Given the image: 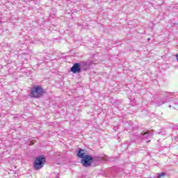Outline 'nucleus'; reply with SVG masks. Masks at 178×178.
Here are the masks:
<instances>
[{"label":"nucleus","instance_id":"nucleus-1","mask_svg":"<svg viewBox=\"0 0 178 178\" xmlns=\"http://www.w3.org/2000/svg\"><path fill=\"white\" fill-rule=\"evenodd\" d=\"M77 156L81 159V163L84 166V168H90V166L92 165V162H94L92 156L90 155H86L84 149H80L78 151Z\"/></svg>","mask_w":178,"mask_h":178},{"label":"nucleus","instance_id":"nucleus-2","mask_svg":"<svg viewBox=\"0 0 178 178\" xmlns=\"http://www.w3.org/2000/svg\"><path fill=\"white\" fill-rule=\"evenodd\" d=\"M45 156H38L34 163H33V168L35 170H40L42 168H44V165H45Z\"/></svg>","mask_w":178,"mask_h":178},{"label":"nucleus","instance_id":"nucleus-3","mask_svg":"<svg viewBox=\"0 0 178 178\" xmlns=\"http://www.w3.org/2000/svg\"><path fill=\"white\" fill-rule=\"evenodd\" d=\"M44 95V90H32L31 92V97L32 98H40Z\"/></svg>","mask_w":178,"mask_h":178},{"label":"nucleus","instance_id":"nucleus-4","mask_svg":"<svg viewBox=\"0 0 178 178\" xmlns=\"http://www.w3.org/2000/svg\"><path fill=\"white\" fill-rule=\"evenodd\" d=\"M71 72H72V73H80V72H81L80 64L79 63H75L71 68Z\"/></svg>","mask_w":178,"mask_h":178},{"label":"nucleus","instance_id":"nucleus-5","mask_svg":"<svg viewBox=\"0 0 178 178\" xmlns=\"http://www.w3.org/2000/svg\"><path fill=\"white\" fill-rule=\"evenodd\" d=\"M33 90H42V88H41V86H33Z\"/></svg>","mask_w":178,"mask_h":178},{"label":"nucleus","instance_id":"nucleus-6","mask_svg":"<svg viewBox=\"0 0 178 178\" xmlns=\"http://www.w3.org/2000/svg\"><path fill=\"white\" fill-rule=\"evenodd\" d=\"M166 173L165 172H161L160 173L158 176L157 178H161V177H164L165 176Z\"/></svg>","mask_w":178,"mask_h":178},{"label":"nucleus","instance_id":"nucleus-7","mask_svg":"<svg viewBox=\"0 0 178 178\" xmlns=\"http://www.w3.org/2000/svg\"><path fill=\"white\" fill-rule=\"evenodd\" d=\"M35 143V140H32V141L30 143V145H34Z\"/></svg>","mask_w":178,"mask_h":178},{"label":"nucleus","instance_id":"nucleus-8","mask_svg":"<svg viewBox=\"0 0 178 178\" xmlns=\"http://www.w3.org/2000/svg\"><path fill=\"white\" fill-rule=\"evenodd\" d=\"M176 59H177V60L178 62V54L176 55Z\"/></svg>","mask_w":178,"mask_h":178},{"label":"nucleus","instance_id":"nucleus-9","mask_svg":"<svg viewBox=\"0 0 178 178\" xmlns=\"http://www.w3.org/2000/svg\"><path fill=\"white\" fill-rule=\"evenodd\" d=\"M145 134H148V132H145V133L143 134V136H145Z\"/></svg>","mask_w":178,"mask_h":178}]
</instances>
